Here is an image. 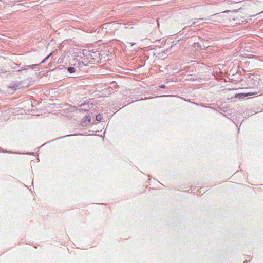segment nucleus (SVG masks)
<instances>
[{"label": "nucleus", "instance_id": "f257e3e1", "mask_svg": "<svg viewBox=\"0 0 263 263\" xmlns=\"http://www.w3.org/2000/svg\"><path fill=\"white\" fill-rule=\"evenodd\" d=\"M89 55L92 56V54L88 51H86L85 52L79 51L75 55V59L79 61V63H82L83 64H85V63L87 62Z\"/></svg>", "mask_w": 263, "mask_h": 263}, {"label": "nucleus", "instance_id": "f03ea898", "mask_svg": "<svg viewBox=\"0 0 263 263\" xmlns=\"http://www.w3.org/2000/svg\"><path fill=\"white\" fill-rule=\"evenodd\" d=\"M209 20L213 21H217L220 22L221 20V18H220V16L217 15L216 14L212 15L211 17L209 19Z\"/></svg>", "mask_w": 263, "mask_h": 263}, {"label": "nucleus", "instance_id": "7ed1b4c3", "mask_svg": "<svg viewBox=\"0 0 263 263\" xmlns=\"http://www.w3.org/2000/svg\"><path fill=\"white\" fill-rule=\"evenodd\" d=\"M37 66V65H36V64H34V65H30V66H26L25 67H24L23 69H27L29 68H31L32 69H33L34 67H35Z\"/></svg>", "mask_w": 263, "mask_h": 263}, {"label": "nucleus", "instance_id": "20e7f679", "mask_svg": "<svg viewBox=\"0 0 263 263\" xmlns=\"http://www.w3.org/2000/svg\"><path fill=\"white\" fill-rule=\"evenodd\" d=\"M68 71L70 73H74L76 71V68L73 67H70L68 68Z\"/></svg>", "mask_w": 263, "mask_h": 263}, {"label": "nucleus", "instance_id": "39448f33", "mask_svg": "<svg viewBox=\"0 0 263 263\" xmlns=\"http://www.w3.org/2000/svg\"><path fill=\"white\" fill-rule=\"evenodd\" d=\"M194 47L196 49L200 48L202 47L198 43H195L194 44Z\"/></svg>", "mask_w": 263, "mask_h": 263}, {"label": "nucleus", "instance_id": "423d86ee", "mask_svg": "<svg viewBox=\"0 0 263 263\" xmlns=\"http://www.w3.org/2000/svg\"><path fill=\"white\" fill-rule=\"evenodd\" d=\"M103 118V117L101 115H98L96 116V120L98 121H101Z\"/></svg>", "mask_w": 263, "mask_h": 263}, {"label": "nucleus", "instance_id": "0eeeda50", "mask_svg": "<svg viewBox=\"0 0 263 263\" xmlns=\"http://www.w3.org/2000/svg\"><path fill=\"white\" fill-rule=\"evenodd\" d=\"M254 95L253 93H247L239 94L238 95L247 97V96H248L250 95Z\"/></svg>", "mask_w": 263, "mask_h": 263}, {"label": "nucleus", "instance_id": "6e6552de", "mask_svg": "<svg viewBox=\"0 0 263 263\" xmlns=\"http://www.w3.org/2000/svg\"><path fill=\"white\" fill-rule=\"evenodd\" d=\"M88 121V122H90V121H91V117H90V116H86L85 117L84 121Z\"/></svg>", "mask_w": 263, "mask_h": 263}, {"label": "nucleus", "instance_id": "1a4fd4ad", "mask_svg": "<svg viewBox=\"0 0 263 263\" xmlns=\"http://www.w3.org/2000/svg\"><path fill=\"white\" fill-rule=\"evenodd\" d=\"M52 54V53H50L49 55H48L42 62L41 63H45L47 60L49 58V57Z\"/></svg>", "mask_w": 263, "mask_h": 263}, {"label": "nucleus", "instance_id": "9d476101", "mask_svg": "<svg viewBox=\"0 0 263 263\" xmlns=\"http://www.w3.org/2000/svg\"><path fill=\"white\" fill-rule=\"evenodd\" d=\"M229 11H224L223 12H224V13H227V12H229Z\"/></svg>", "mask_w": 263, "mask_h": 263}, {"label": "nucleus", "instance_id": "9b49d317", "mask_svg": "<svg viewBox=\"0 0 263 263\" xmlns=\"http://www.w3.org/2000/svg\"><path fill=\"white\" fill-rule=\"evenodd\" d=\"M161 87H162V88H164V87H165V86H164V85H162V86H161Z\"/></svg>", "mask_w": 263, "mask_h": 263}, {"label": "nucleus", "instance_id": "f8f14e48", "mask_svg": "<svg viewBox=\"0 0 263 263\" xmlns=\"http://www.w3.org/2000/svg\"><path fill=\"white\" fill-rule=\"evenodd\" d=\"M261 13H263V11Z\"/></svg>", "mask_w": 263, "mask_h": 263}]
</instances>
